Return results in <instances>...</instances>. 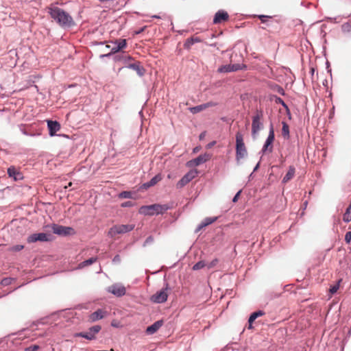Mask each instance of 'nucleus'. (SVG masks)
Masks as SVG:
<instances>
[{
  "instance_id": "f257e3e1",
  "label": "nucleus",
  "mask_w": 351,
  "mask_h": 351,
  "mask_svg": "<svg viewBox=\"0 0 351 351\" xmlns=\"http://www.w3.org/2000/svg\"><path fill=\"white\" fill-rule=\"evenodd\" d=\"M50 16L62 27H71L75 25L72 16L58 7H50L48 11Z\"/></svg>"
},
{
  "instance_id": "f03ea898",
  "label": "nucleus",
  "mask_w": 351,
  "mask_h": 351,
  "mask_svg": "<svg viewBox=\"0 0 351 351\" xmlns=\"http://www.w3.org/2000/svg\"><path fill=\"white\" fill-rule=\"evenodd\" d=\"M170 207L167 204H154L149 206H143L139 209V213L144 215H154L162 214Z\"/></svg>"
},
{
  "instance_id": "7ed1b4c3",
  "label": "nucleus",
  "mask_w": 351,
  "mask_h": 351,
  "mask_svg": "<svg viewBox=\"0 0 351 351\" xmlns=\"http://www.w3.org/2000/svg\"><path fill=\"white\" fill-rule=\"evenodd\" d=\"M236 160L237 162L241 159L245 158L247 155V151L243 141V134L238 132L236 134Z\"/></svg>"
},
{
  "instance_id": "20e7f679",
  "label": "nucleus",
  "mask_w": 351,
  "mask_h": 351,
  "mask_svg": "<svg viewBox=\"0 0 351 351\" xmlns=\"http://www.w3.org/2000/svg\"><path fill=\"white\" fill-rule=\"evenodd\" d=\"M134 228V225L127 224V225H115L110 228L108 232V235L113 238L117 234H124L132 231Z\"/></svg>"
},
{
  "instance_id": "39448f33",
  "label": "nucleus",
  "mask_w": 351,
  "mask_h": 351,
  "mask_svg": "<svg viewBox=\"0 0 351 351\" xmlns=\"http://www.w3.org/2000/svg\"><path fill=\"white\" fill-rule=\"evenodd\" d=\"M263 117V112L257 111L256 114L252 117V135L254 138H256L259 131L263 128V125L262 122L261 121V118Z\"/></svg>"
},
{
  "instance_id": "423d86ee",
  "label": "nucleus",
  "mask_w": 351,
  "mask_h": 351,
  "mask_svg": "<svg viewBox=\"0 0 351 351\" xmlns=\"http://www.w3.org/2000/svg\"><path fill=\"white\" fill-rule=\"evenodd\" d=\"M101 328L99 325L90 327L87 332H82L75 334V337H80L88 340H93L96 338V335L99 332Z\"/></svg>"
},
{
  "instance_id": "0eeeda50",
  "label": "nucleus",
  "mask_w": 351,
  "mask_h": 351,
  "mask_svg": "<svg viewBox=\"0 0 351 351\" xmlns=\"http://www.w3.org/2000/svg\"><path fill=\"white\" fill-rule=\"evenodd\" d=\"M168 285H166L165 288L157 291L155 294L152 295L150 298V300L156 304L164 303L168 298Z\"/></svg>"
},
{
  "instance_id": "6e6552de",
  "label": "nucleus",
  "mask_w": 351,
  "mask_h": 351,
  "mask_svg": "<svg viewBox=\"0 0 351 351\" xmlns=\"http://www.w3.org/2000/svg\"><path fill=\"white\" fill-rule=\"evenodd\" d=\"M198 174V171L196 169L190 170L186 173L177 183V188L181 189L190 182L194 179Z\"/></svg>"
},
{
  "instance_id": "1a4fd4ad",
  "label": "nucleus",
  "mask_w": 351,
  "mask_h": 351,
  "mask_svg": "<svg viewBox=\"0 0 351 351\" xmlns=\"http://www.w3.org/2000/svg\"><path fill=\"white\" fill-rule=\"evenodd\" d=\"M106 291L118 298L122 297L126 293L125 287L121 283L112 285L106 289Z\"/></svg>"
},
{
  "instance_id": "9d476101",
  "label": "nucleus",
  "mask_w": 351,
  "mask_h": 351,
  "mask_svg": "<svg viewBox=\"0 0 351 351\" xmlns=\"http://www.w3.org/2000/svg\"><path fill=\"white\" fill-rule=\"evenodd\" d=\"M115 46L111 48L110 51L109 53H105V54H101L99 56V58L101 59H103L106 57H110L111 55L119 52L120 50L124 49L127 45V42L125 39H120L118 40H116L114 42Z\"/></svg>"
},
{
  "instance_id": "9b49d317",
  "label": "nucleus",
  "mask_w": 351,
  "mask_h": 351,
  "mask_svg": "<svg viewBox=\"0 0 351 351\" xmlns=\"http://www.w3.org/2000/svg\"><path fill=\"white\" fill-rule=\"evenodd\" d=\"M52 230L54 234L62 236L72 235L75 234V230L73 228L58 224L52 225Z\"/></svg>"
},
{
  "instance_id": "f8f14e48",
  "label": "nucleus",
  "mask_w": 351,
  "mask_h": 351,
  "mask_svg": "<svg viewBox=\"0 0 351 351\" xmlns=\"http://www.w3.org/2000/svg\"><path fill=\"white\" fill-rule=\"evenodd\" d=\"M51 240V235L44 232L34 233L30 234L27 237V242L29 243H35L37 241L46 242Z\"/></svg>"
},
{
  "instance_id": "ddd939ff",
  "label": "nucleus",
  "mask_w": 351,
  "mask_h": 351,
  "mask_svg": "<svg viewBox=\"0 0 351 351\" xmlns=\"http://www.w3.org/2000/svg\"><path fill=\"white\" fill-rule=\"evenodd\" d=\"M275 135H274V130L273 125H270L269 131L268 136L265 142V144L262 148L261 152L263 153L266 152L267 151H269V152H272V143L274 141Z\"/></svg>"
},
{
  "instance_id": "4468645a",
  "label": "nucleus",
  "mask_w": 351,
  "mask_h": 351,
  "mask_svg": "<svg viewBox=\"0 0 351 351\" xmlns=\"http://www.w3.org/2000/svg\"><path fill=\"white\" fill-rule=\"evenodd\" d=\"M244 64H226L223 65L218 69L219 73H230L241 70L245 68Z\"/></svg>"
},
{
  "instance_id": "2eb2a0df",
  "label": "nucleus",
  "mask_w": 351,
  "mask_h": 351,
  "mask_svg": "<svg viewBox=\"0 0 351 351\" xmlns=\"http://www.w3.org/2000/svg\"><path fill=\"white\" fill-rule=\"evenodd\" d=\"M209 159V155L207 154H201L197 158L189 160L187 162L188 167L199 166L202 164L205 163Z\"/></svg>"
},
{
  "instance_id": "dca6fc26",
  "label": "nucleus",
  "mask_w": 351,
  "mask_h": 351,
  "mask_svg": "<svg viewBox=\"0 0 351 351\" xmlns=\"http://www.w3.org/2000/svg\"><path fill=\"white\" fill-rule=\"evenodd\" d=\"M47 127L49 129V134L51 136H55L56 133L60 129V125L56 121H47Z\"/></svg>"
},
{
  "instance_id": "f3484780",
  "label": "nucleus",
  "mask_w": 351,
  "mask_h": 351,
  "mask_svg": "<svg viewBox=\"0 0 351 351\" xmlns=\"http://www.w3.org/2000/svg\"><path fill=\"white\" fill-rule=\"evenodd\" d=\"M228 14L223 10H220L218 12H216L214 19H213V23L218 24L221 23L223 21H226L228 19Z\"/></svg>"
},
{
  "instance_id": "a211bd4d",
  "label": "nucleus",
  "mask_w": 351,
  "mask_h": 351,
  "mask_svg": "<svg viewBox=\"0 0 351 351\" xmlns=\"http://www.w3.org/2000/svg\"><path fill=\"white\" fill-rule=\"evenodd\" d=\"M162 326V321L159 320L154 322L151 326H148L146 329V332L148 335H152L155 333L158 329Z\"/></svg>"
},
{
  "instance_id": "6ab92c4d",
  "label": "nucleus",
  "mask_w": 351,
  "mask_h": 351,
  "mask_svg": "<svg viewBox=\"0 0 351 351\" xmlns=\"http://www.w3.org/2000/svg\"><path fill=\"white\" fill-rule=\"evenodd\" d=\"M105 311L101 309H98L96 311L91 313L89 316V319L92 322H95L97 320L102 319L104 317Z\"/></svg>"
},
{
  "instance_id": "aec40b11",
  "label": "nucleus",
  "mask_w": 351,
  "mask_h": 351,
  "mask_svg": "<svg viewBox=\"0 0 351 351\" xmlns=\"http://www.w3.org/2000/svg\"><path fill=\"white\" fill-rule=\"evenodd\" d=\"M295 169L293 166H290L289 167V170L286 175L284 176L282 179V182L286 183L289 182L291 179H292L295 175Z\"/></svg>"
},
{
  "instance_id": "412c9836",
  "label": "nucleus",
  "mask_w": 351,
  "mask_h": 351,
  "mask_svg": "<svg viewBox=\"0 0 351 351\" xmlns=\"http://www.w3.org/2000/svg\"><path fill=\"white\" fill-rule=\"evenodd\" d=\"M128 68L133 69L136 71L137 74L139 76H143L145 74V69L143 67L141 66L139 64L133 63L130 64L128 66Z\"/></svg>"
},
{
  "instance_id": "4be33fe9",
  "label": "nucleus",
  "mask_w": 351,
  "mask_h": 351,
  "mask_svg": "<svg viewBox=\"0 0 351 351\" xmlns=\"http://www.w3.org/2000/svg\"><path fill=\"white\" fill-rule=\"evenodd\" d=\"M217 219V217H207L206 219H204V220L199 224L196 231H199L201 229H202L203 228L213 223V222H215Z\"/></svg>"
},
{
  "instance_id": "5701e85b",
  "label": "nucleus",
  "mask_w": 351,
  "mask_h": 351,
  "mask_svg": "<svg viewBox=\"0 0 351 351\" xmlns=\"http://www.w3.org/2000/svg\"><path fill=\"white\" fill-rule=\"evenodd\" d=\"M97 261V257H91L86 261L81 262L77 267V269H80L85 267L89 266L95 263Z\"/></svg>"
},
{
  "instance_id": "b1692460",
  "label": "nucleus",
  "mask_w": 351,
  "mask_h": 351,
  "mask_svg": "<svg viewBox=\"0 0 351 351\" xmlns=\"http://www.w3.org/2000/svg\"><path fill=\"white\" fill-rule=\"evenodd\" d=\"M265 314V313L263 311H257L251 314V315L249 317L248 323H249V328L252 327V323L254 322V320Z\"/></svg>"
},
{
  "instance_id": "393cba45",
  "label": "nucleus",
  "mask_w": 351,
  "mask_h": 351,
  "mask_svg": "<svg viewBox=\"0 0 351 351\" xmlns=\"http://www.w3.org/2000/svg\"><path fill=\"white\" fill-rule=\"evenodd\" d=\"M282 135L285 139H289L290 137L289 135V127L288 124L282 121Z\"/></svg>"
},
{
  "instance_id": "a878e982",
  "label": "nucleus",
  "mask_w": 351,
  "mask_h": 351,
  "mask_svg": "<svg viewBox=\"0 0 351 351\" xmlns=\"http://www.w3.org/2000/svg\"><path fill=\"white\" fill-rule=\"evenodd\" d=\"M199 42H200V39L199 38H191L186 40L184 45L185 48H190L194 43Z\"/></svg>"
},
{
  "instance_id": "bb28decb",
  "label": "nucleus",
  "mask_w": 351,
  "mask_h": 351,
  "mask_svg": "<svg viewBox=\"0 0 351 351\" xmlns=\"http://www.w3.org/2000/svg\"><path fill=\"white\" fill-rule=\"evenodd\" d=\"M206 267V263L204 261H199L193 266V269L195 271Z\"/></svg>"
},
{
  "instance_id": "cd10ccee",
  "label": "nucleus",
  "mask_w": 351,
  "mask_h": 351,
  "mask_svg": "<svg viewBox=\"0 0 351 351\" xmlns=\"http://www.w3.org/2000/svg\"><path fill=\"white\" fill-rule=\"evenodd\" d=\"M8 174L10 177H12L16 180V175H19V173L14 167H10L8 169Z\"/></svg>"
},
{
  "instance_id": "c85d7f7f",
  "label": "nucleus",
  "mask_w": 351,
  "mask_h": 351,
  "mask_svg": "<svg viewBox=\"0 0 351 351\" xmlns=\"http://www.w3.org/2000/svg\"><path fill=\"white\" fill-rule=\"evenodd\" d=\"M205 109V106H203L202 104L201 105H199V106H194V107H192V108H189V110L191 113L193 114H196V113H198L200 111L203 110Z\"/></svg>"
},
{
  "instance_id": "c756f323",
  "label": "nucleus",
  "mask_w": 351,
  "mask_h": 351,
  "mask_svg": "<svg viewBox=\"0 0 351 351\" xmlns=\"http://www.w3.org/2000/svg\"><path fill=\"white\" fill-rule=\"evenodd\" d=\"M162 180L160 174H157L153 177L149 181V186H153Z\"/></svg>"
},
{
  "instance_id": "7c9ffc66",
  "label": "nucleus",
  "mask_w": 351,
  "mask_h": 351,
  "mask_svg": "<svg viewBox=\"0 0 351 351\" xmlns=\"http://www.w3.org/2000/svg\"><path fill=\"white\" fill-rule=\"evenodd\" d=\"M343 220L346 223H348L351 221V210L346 208V210L343 214Z\"/></svg>"
},
{
  "instance_id": "2f4dec72",
  "label": "nucleus",
  "mask_w": 351,
  "mask_h": 351,
  "mask_svg": "<svg viewBox=\"0 0 351 351\" xmlns=\"http://www.w3.org/2000/svg\"><path fill=\"white\" fill-rule=\"evenodd\" d=\"M218 263H219L218 258H214L210 263H206V268L208 269H210L212 268H214L217 265Z\"/></svg>"
},
{
  "instance_id": "473e14b6",
  "label": "nucleus",
  "mask_w": 351,
  "mask_h": 351,
  "mask_svg": "<svg viewBox=\"0 0 351 351\" xmlns=\"http://www.w3.org/2000/svg\"><path fill=\"white\" fill-rule=\"evenodd\" d=\"M13 278H4L1 281V285L3 286H8L12 283Z\"/></svg>"
},
{
  "instance_id": "72a5a7b5",
  "label": "nucleus",
  "mask_w": 351,
  "mask_h": 351,
  "mask_svg": "<svg viewBox=\"0 0 351 351\" xmlns=\"http://www.w3.org/2000/svg\"><path fill=\"white\" fill-rule=\"evenodd\" d=\"M340 282H341V280H339L338 281V282H337V285H335L332 286V287L330 288V290H329V291H330V293L331 294H334V293H335L337 291V290H338V289H339V283H340Z\"/></svg>"
},
{
  "instance_id": "f704fd0d",
  "label": "nucleus",
  "mask_w": 351,
  "mask_h": 351,
  "mask_svg": "<svg viewBox=\"0 0 351 351\" xmlns=\"http://www.w3.org/2000/svg\"><path fill=\"white\" fill-rule=\"evenodd\" d=\"M24 248V245H16L11 247L10 250L12 252H19Z\"/></svg>"
},
{
  "instance_id": "c9c22d12",
  "label": "nucleus",
  "mask_w": 351,
  "mask_h": 351,
  "mask_svg": "<svg viewBox=\"0 0 351 351\" xmlns=\"http://www.w3.org/2000/svg\"><path fill=\"white\" fill-rule=\"evenodd\" d=\"M154 242V237L152 236H149L143 243V246L145 247L147 245H149Z\"/></svg>"
},
{
  "instance_id": "e433bc0d",
  "label": "nucleus",
  "mask_w": 351,
  "mask_h": 351,
  "mask_svg": "<svg viewBox=\"0 0 351 351\" xmlns=\"http://www.w3.org/2000/svg\"><path fill=\"white\" fill-rule=\"evenodd\" d=\"M120 197L123 198H130L131 193L129 191H123L120 193Z\"/></svg>"
},
{
  "instance_id": "4c0bfd02",
  "label": "nucleus",
  "mask_w": 351,
  "mask_h": 351,
  "mask_svg": "<svg viewBox=\"0 0 351 351\" xmlns=\"http://www.w3.org/2000/svg\"><path fill=\"white\" fill-rule=\"evenodd\" d=\"M350 29H351V25L348 23H344L342 25V30L343 32H350Z\"/></svg>"
},
{
  "instance_id": "58836bf2",
  "label": "nucleus",
  "mask_w": 351,
  "mask_h": 351,
  "mask_svg": "<svg viewBox=\"0 0 351 351\" xmlns=\"http://www.w3.org/2000/svg\"><path fill=\"white\" fill-rule=\"evenodd\" d=\"M39 348V346L37 345H34L29 346L25 348V351H36Z\"/></svg>"
},
{
  "instance_id": "ea45409f",
  "label": "nucleus",
  "mask_w": 351,
  "mask_h": 351,
  "mask_svg": "<svg viewBox=\"0 0 351 351\" xmlns=\"http://www.w3.org/2000/svg\"><path fill=\"white\" fill-rule=\"evenodd\" d=\"M345 241L347 243H350V241H351V232H346V234L345 235Z\"/></svg>"
},
{
  "instance_id": "a19ab883",
  "label": "nucleus",
  "mask_w": 351,
  "mask_h": 351,
  "mask_svg": "<svg viewBox=\"0 0 351 351\" xmlns=\"http://www.w3.org/2000/svg\"><path fill=\"white\" fill-rule=\"evenodd\" d=\"M276 103L280 104L282 106L287 108V106L280 97L276 98Z\"/></svg>"
},
{
  "instance_id": "79ce46f5",
  "label": "nucleus",
  "mask_w": 351,
  "mask_h": 351,
  "mask_svg": "<svg viewBox=\"0 0 351 351\" xmlns=\"http://www.w3.org/2000/svg\"><path fill=\"white\" fill-rule=\"evenodd\" d=\"M241 193V190L239 191L237 194L234 195V197L232 199L233 202H237L238 201L239 197Z\"/></svg>"
},
{
  "instance_id": "37998d69",
  "label": "nucleus",
  "mask_w": 351,
  "mask_h": 351,
  "mask_svg": "<svg viewBox=\"0 0 351 351\" xmlns=\"http://www.w3.org/2000/svg\"><path fill=\"white\" fill-rule=\"evenodd\" d=\"M269 16L265 15H258V18L261 19L262 23H265L266 21V19L269 18Z\"/></svg>"
},
{
  "instance_id": "c03bdc74",
  "label": "nucleus",
  "mask_w": 351,
  "mask_h": 351,
  "mask_svg": "<svg viewBox=\"0 0 351 351\" xmlns=\"http://www.w3.org/2000/svg\"><path fill=\"white\" fill-rule=\"evenodd\" d=\"M120 261H121V258H120L119 255L114 256V257L112 259V262L114 263H118Z\"/></svg>"
},
{
  "instance_id": "a18cd8bd",
  "label": "nucleus",
  "mask_w": 351,
  "mask_h": 351,
  "mask_svg": "<svg viewBox=\"0 0 351 351\" xmlns=\"http://www.w3.org/2000/svg\"><path fill=\"white\" fill-rule=\"evenodd\" d=\"M203 106H205V109L208 108V107H210V106H213L215 104L212 102H208V103H206V104H202Z\"/></svg>"
},
{
  "instance_id": "49530a36",
  "label": "nucleus",
  "mask_w": 351,
  "mask_h": 351,
  "mask_svg": "<svg viewBox=\"0 0 351 351\" xmlns=\"http://www.w3.org/2000/svg\"><path fill=\"white\" fill-rule=\"evenodd\" d=\"M149 187H151V186H149V182H147L145 183H144L143 184V188L145 189H149Z\"/></svg>"
},
{
  "instance_id": "de8ad7c7",
  "label": "nucleus",
  "mask_w": 351,
  "mask_h": 351,
  "mask_svg": "<svg viewBox=\"0 0 351 351\" xmlns=\"http://www.w3.org/2000/svg\"><path fill=\"white\" fill-rule=\"evenodd\" d=\"M110 49V45H106L105 47H104V51H106V50H108Z\"/></svg>"
},
{
  "instance_id": "09e8293b",
  "label": "nucleus",
  "mask_w": 351,
  "mask_h": 351,
  "mask_svg": "<svg viewBox=\"0 0 351 351\" xmlns=\"http://www.w3.org/2000/svg\"><path fill=\"white\" fill-rule=\"evenodd\" d=\"M259 167V162L255 166V167L254 168V170H253V172H255L256 171H257V169H258Z\"/></svg>"
},
{
  "instance_id": "8fccbe9b",
  "label": "nucleus",
  "mask_w": 351,
  "mask_h": 351,
  "mask_svg": "<svg viewBox=\"0 0 351 351\" xmlns=\"http://www.w3.org/2000/svg\"><path fill=\"white\" fill-rule=\"evenodd\" d=\"M278 93L282 95H284V90L282 88H280V90H278Z\"/></svg>"
},
{
  "instance_id": "3c124183",
  "label": "nucleus",
  "mask_w": 351,
  "mask_h": 351,
  "mask_svg": "<svg viewBox=\"0 0 351 351\" xmlns=\"http://www.w3.org/2000/svg\"><path fill=\"white\" fill-rule=\"evenodd\" d=\"M204 135H205V134H204V133H202V134L199 135V138H200V139H202V138L204 137Z\"/></svg>"
},
{
  "instance_id": "603ef678",
  "label": "nucleus",
  "mask_w": 351,
  "mask_h": 351,
  "mask_svg": "<svg viewBox=\"0 0 351 351\" xmlns=\"http://www.w3.org/2000/svg\"><path fill=\"white\" fill-rule=\"evenodd\" d=\"M153 18L160 19V16H159L158 15H154V16H153Z\"/></svg>"
},
{
  "instance_id": "864d4df0",
  "label": "nucleus",
  "mask_w": 351,
  "mask_h": 351,
  "mask_svg": "<svg viewBox=\"0 0 351 351\" xmlns=\"http://www.w3.org/2000/svg\"><path fill=\"white\" fill-rule=\"evenodd\" d=\"M311 74L313 75V73H314V69L313 68H311Z\"/></svg>"
},
{
  "instance_id": "5fc2aeb1",
  "label": "nucleus",
  "mask_w": 351,
  "mask_h": 351,
  "mask_svg": "<svg viewBox=\"0 0 351 351\" xmlns=\"http://www.w3.org/2000/svg\"><path fill=\"white\" fill-rule=\"evenodd\" d=\"M347 208H348V209H350L351 210V202H350V205L348 206V207Z\"/></svg>"
},
{
  "instance_id": "6e6d98bb",
  "label": "nucleus",
  "mask_w": 351,
  "mask_h": 351,
  "mask_svg": "<svg viewBox=\"0 0 351 351\" xmlns=\"http://www.w3.org/2000/svg\"><path fill=\"white\" fill-rule=\"evenodd\" d=\"M129 205V203H125V204H123V206H128Z\"/></svg>"
},
{
  "instance_id": "4d7b16f0",
  "label": "nucleus",
  "mask_w": 351,
  "mask_h": 351,
  "mask_svg": "<svg viewBox=\"0 0 351 351\" xmlns=\"http://www.w3.org/2000/svg\"><path fill=\"white\" fill-rule=\"evenodd\" d=\"M196 151H197V148H195L193 152H195Z\"/></svg>"
}]
</instances>
